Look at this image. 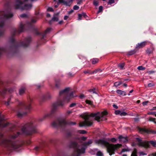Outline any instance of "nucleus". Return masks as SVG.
Listing matches in <instances>:
<instances>
[{"label": "nucleus", "instance_id": "3", "mask_svg": "<svg viewBox=\"0 0 156 156\" xmlns=\"http://www.w3.org/2000/svg\"><path fill=\"white\" fill-rule=\"evenodd\" d=\"M13 16V14L8 8L0 12V28L2 29V30H0V36L3 34V28L6 21Z\"/></svg>", "mask_w": 156, "mask_h": 156}, {"label": "nucleus", "instance_id": "53", "mask_svg": "<svg viewBox=\"0 0 156 156\" xmlns=\"http://www.w3.org/2000/svg\"><path fill=\"white\" fill-rule=\"evenodd\" d=\"M76 105V104L75 103H72L69 106L70 107L72 108L75 106Z\"/></svg>", "mask_w": 156, "mask_h": 156}, {"label": "nucleus", "instance_id": "48", "mask_svg": "<svg viewBox=\"0 0 156 156\" xmlns=\"http://www.w3.org/2000/svg\"><path fill=\"white\" fill-rule=\"evenodd\" d=\"M47 11H50V12H53L54 10L53 9L50 7H48L47 9Z\"/></svg>", "mask_w": 156, "mask_h": 156}, {"label": "nucleus", "instance_id": "17", "mask_svg": "<svg viewBox=\"0 0 156 156\" xmlns=\"http://www.w3.org/2000/svg\"><path fill=\"white\" fill-rule=\"evenodd\" d=\"M118 138L119 140L123 142V143L126 142L127 141V137H123L122 136H119Z\"/></svg>", "mask_w": 156, "mask_h": 156}, {"label": "nucleus", "instance_id": "61", "mask_svg": "<svg viewBox=\"0 0 156 156\" xmlns=\"http://www.w3.org/2000/svg\"><path fill=\"white\" fill-rule=\"evenodd\" d=\"M64 1L63 0H58V2L59 3H63L64 2Z\"/></svg>", "mask_w": 156, "mask_h": 156}, {"label": "nucleus", "instance_id": "16", "mask_svg": "<svg viewBox=\"0 0 156 156\" xmlns=\"http://www.w3.org/2000/svg\"><path fill=\"white\" fill-rule=\"evenodd\" d=\"M146 41H144L140 43H138L136 45V48H142L146 45Z\"/></svg>", "mask_w": 156, "mask_h": 156}, {"label": "nucleus", "instance_id": "21", "mask_svg": "<svg viewBox=\"0 0 156 156\" xmlns=\"http://www.w3.org/2000/svg\"><path fill=\"white\" fill-rule=\"evenodd\" d=\"M117 94L123 96L126 95V93L124 91H122L121 90H118L116 91Z\"/></svg>", "mask_w": 156, "mask_h": 156}, {"label": "nucleus", "instance_id": "6", "mask_svg": "<svg viewBox=\"0 0 156 156\" xmlns=\"http://www.w3.org/2000/svg\"><path fill=\"white\" fill-rule=\"evenodd\" d=\"M31 41V37H28L25 38L24 41L19 44L12 37L10 39L9 43L11 44V48L15 49L20 46L24 47H27L29 45Z\"/></svg>", "mask_w": 156, "mask_h": 156}, {"label": "nucleus", "instance_id": "7", "mask_svg": "<svg viewBox=\"0 0 156 156\" xmlns=\"http://www.w3.org/2000/svg\"><path fill=\"white\" fill-rule=\"evenodd\" d=\"M70 90V88L67 87L59 92V98L64 103L65 101L68 102L70 98L74 97L73 94V91L71 92L69 94Z\"/></svg>", "mask_w": 156, "mask_h": 156}, {"label": "nucleus", "instance_id": "20", "mask_svg": "<svg viewBox=\"0 0 156 156\" xmlns=\"http://www.w3.org/2000/svg\"><path fill=\"white\" fill-rule=\"evenodd\" d=\"M25 90H26V88L25 87H23L21 88L19 90V94L20 95H22L24 93Z\"/></svg>", "mask_w": 156, "mask_h": 156}, {"label": "nucleus", "instance_id": "58", "mask_svg": "<svg viewBox=\"0 0 156 156\" xmlns=\"http://www.w3.org/2000/svg\"><path fill=\"white\" fill-rule=\"evenodd\" d=\"M149 114L154 115L156 116V112H151L149 113Z\"/></svg>", "mask_w": 156, "mask_h": 156}, {"label": "nucleus", "instance_id": "54", "mask_svg": "<svg viewBox=\"0 0 156 156\" xmlns=\"http://www.w3.org/2000/svg\"><path fill=\"white\" fill-rule=\"evenodd\" d=\"M149 120L151 121L154 122L155 120V119L153 118L150 117L149 119Z\"/></svg>", "mask_w": 156, "mask_h": 156}, {"label": "nucleus", "instance_id": "45", "mask_svg": "<svg viewBox=\"0 0 156 156\" xmlns=\"http://www.w3.org/2000/svg\"><path fill=\"white\" fill-rule=\"evenodd\" d=\"M127 115V113L125 112H121L120 113V115L122 116H125Z\"/></svg>", "mask_w": 156, "mask_h": 156}, {"label": "nucleus", "instance_id": "35", "mask_svg": "<svg viewBox=\"0 0 156 156\" xmlns=\"http://www.w3.org/2000/svg\"><path fill=\"white\" fill-rule=\"evenodd\" d=\"M5 119L4 116H2L1 114H0V122H1Z\"/></svg>", "mask_w": 156, "mask_h": 156}, {"label": "nucleus", "instance_id": "64", "mask_svg": "<svg viewBox=\"0 0 156 156\" xmlns=\"http://www.w3.org/2000/svg\"><path fill=\"white\" fill-rule=\"evenodd\" d=\"M73 12V10L72 9L70 11H69V12L68 13L69 14H70L72 13V12Z\"/></svg>", "mask_w": 156, "mask_h": 156}, {"label": "nucleus", "instance_id": "50", "mask_svg": "<svg viewBox=\"0 0 156 156\" xmlns=\"http://www.w3.org/2000/svg\"><path fill=\"white\" fill-rule=\"evenodd\" d=\"M155 72V71L152 70V71H148L147 72V73H148L149 74H151L152 73H154Z\"/></svg>", "mask_w": 156, "mask_h": 156}, {"label": "nucleus", "instance_id": "40", "mask_svg": "<svg viewBox=\"0 0 156 156\" xmlns=\"http://www.w3.org/2000/svg\"><path fill=\"white\" fill-rule=\"evenodd\" d=\"M83 73L85 74L89 73L90 74H91L90 73H91V71H90V70H85L83 71Z\"/></svg>", "mask_w": 156, "mask_h": 156}, {"label": "nucleus", "instance_id": "44", "mask_svg": "<svg viewBox=\"0 0 156 156\" xmlns=\"http://www.w3.org/2000/svg\"><path fill=\"white\" fill-rule=\"evenodd\" d=\"M152 52V50H151L150 49H147L146 50V52L147 53L150 54Z\"/></svg>", "mask_w": 156, "mask_h": 156}, {"label": "nucleus", "instance_id": "56", "mask_svg": "<svg viewBox=\"0 0 156 156\" xmlns=\"http://www.w3.org/2000/svg\"><path fill=\"white\" fill-rule=\"evenodd\" d=\"M87 138V137L83 136L81 137V139L83 141H85L86 140Z\"/></svg>", "mask_w": 156, "mask_h": 156}, {"label": "nucleus", "instance_id": "27", "mask_svg": "<svg viewBox=\"0 0 156 156\" xmlns=\"http://www.w3.org/2000/svg\"><path fill=\"white\" fill-rule=\"evenodd\" d=\"M78 133L81 134H84L87 133L86 131L84 130H79L78 131Z\"/></svg>", "mask_w": 156, "mask_h": 156}, {"label": "nucleus", "instance_id": "15", "mask_svg": "<svg viewBox=\"0 0 156 156\" xmlns=\"http://www.w3.org/2000/svg\"><path fill=\"white\" fill-rule=\"evenodd\" d=\"M51 28H48L47 29H46V30H45L44 32L42 34V38L41 39V40L43 41L44 37H45V35L48 33H49L51 31Z\"/></svg>", "mask_w": 156, "mask_h": 156}, {"label": "nucleus", "instance_id": "59", "mask_svg": "<svg viewBox=\"0 0 156 156\" xmlns=\"http://www.w3.org/2000/svg\"><path fill=\"white\" fill-rule=\"evenodd\" d=\"M81 14L82 16L85 17H86V16H87L86 14L85 13H83Z\"/></svg>", "mask_w": 156, "mask_h": 156}, {"label": "nucleus", "instance_id": "1", "mask_svg": "<svg viewBox=\"0 0 156 156\" xmlns=\"http://www.w3.org/2000/svg\"><path fill=\"white\" fill-rule=\"evenodd\" d=\"M21 133L17 132L10 136L8 138L5 139L4 135L0 133V143L9 151L16 150L20 147V141L16 138L20 136Z\"/></svg>", "mask_w": 156, "mask_h": 156}, {"label": "nucleus", "instance_id": "23", "mask_svg": "<svg viewBox=\"0 0 156 156\" xmlns=\"http://www.w3.org/2000/svg\"><path fill=\"white\" fill-rule=\"evenodd\" d=\"M60 81L59 80H55V87L58 88L60 84Z\"/></svg>", "mask_w": 156, "mask_h": 156}, {"label": "nucleus", "instance_id": "28", "mask_svg": "<svg viewBox=\"0 0 156 156\" xmlns=\"http://www.w3.org/2000/svg\"><path fill=\"white\" fill-rule=\"evenodd\" d=\"M135 52L136 51L135 50H131L129 52L128 55H132L135 54Z\"/></svg>", "mask_w": 156, "mask_h": 156}, {"label": "nucleus", "instance_id": "42", "mask_svg": "<svg viewBox=\"0 0 156 156\" xmlns=\"http://www.w3.org/2000/svg\"><path fill=\"white\" fill-rule=\"evenodd\" d=\"M11 98H10V100H9L8 101H6L5 102V105L7 106H8L9 104V103H10V101H11Z\"/></svg>", "mask_w": 156, "mask_h": 156}, {"label": "nucleus", "instance_id": "34", "mask_svg": "<svg viewBox=\"0 0 156 156\" xmlns=\"http://www.w3.org/2000/svg\"><path fill=\"white\" fill-rule=\"evenodd\" d=\"M97 156H102L103 155V153L100 151H98L96 154Z\"/></svg>", "mask_w": 156, "mask_h": 156}, {"label": "nucleus", "instance_id": "62", "mask_svg": "<svg viewBox=\"0 0 156 156\" xmlns=\"http://www.w3.org/2000/svg\"><path fill=\"white\" fill-rule=\"evenodd\" d=\"M68 18L69 16H65L64 17V19L65 20H66L68 19Z\"/></svg>", "mask_w": 156, "mask_h": 156}, {"label": "nucleus", "instance_id": "38", "mask_svg": "<svg viewBox=\"0 0 156 156\" xmlns=\"http://www.w3.org/2000/svg\"><path fill=\"white\" fill-rule=\"evenodd\" d=\"M98 2L97 1L94 0L93 2V4L96 6L98 5Z\"/></svg>", "mask_w": 156, "mask_h": 156}, {"label": "nucleus", "instance_id": "60", "mask_svg": "<svg viewBox=\"0 0 156 156\" xmlns=\"http://www.w3.org/2000/svg\"><path fill=\"white\" fill-rule=\"evenodd\" d=\"M113 108H116L117 109L118 108V107L115 105L114 104L113 105Z\"/></svg>", "mask_w": 156, "mask_h": 156}, {"label": "nucleus", "instance_id": "29", "mask_svg": "<svg viewBox=\"0 0 156 156\" xmlns=\"http://www.w3.org/2000/svg\"><path fill=\"white\" fill-rule=\"evenodd\" d=\"M85 102L87 104L90 105H92L93 104V102L88 100H87L85 101Z\"/></svg>", "mask_w": 156, "mask_h": 156}, {"label": "nucleus", "instance_id": "63", "mask_svg": "<svg viewBox=\"0 0 156 156\" xmlns=\"http://www.w3.org/2000/svg\"><path fill=\"white\" fill-rule=\"evenodd\" d=\"M84 97V96L83 94H81L80 96V98L82 99Z\"/></svg>", "mask_w": 156, "mask_h": 156}, {"label": "nucleus", "instance_id": "9", "mask_svg": "<svg viewBox=\"0 0 156 156\" xmlns=\"http://www.w3.org/2000/svg\"><path fill=\"white\" fill-rule=\"evenodd\" d=\"M64 104L63 102L59 98L56 102L53 104L51 112L49 113L45 114L43 117L39 119V121H42L45 119L51 117L56 111L57 106H62Z\"/></svg>", "mask_w": 156, "mask_h": 156}, {"label": "nucleus", "instance_id": "46", "mask_svg": "<svg viewBox=\"0 0 156 156\" xmlns=\"http://www.w3.org/2000/svg\"><path fill=\"white\" fill-rule=\"evenodd\" d=\"M121 111L119 110H116L115 111V113L116 115H120V114Z\"/></svg>", "mask_w": 156, "mask_h": 156}, {"label": "nucleus", "instance_id": "52", "mask_svg": "<svg viewBox=\"0 0 156 156\" xmlns=\"http://www.w3.org/2000/svg\"><path fill=\"white\" fill-rule=\"evenodd\" d=\"M148 102V101H146L143 102L142 103V105L144 106L147 105Z\"/></svg>", "mask_w": 156, "mask_h": 156}, {"label": "nucleus", "instance_id": "30", "mask_svg": "<svg viewBox=\"0 0 156 156\" xmlns=\"http://www.w3.org/2000/svg\"><path fill=\"white\" fill-rule=\"evenodd\" d=\"M28 16V15L27 14L23 13L20 15V17L21 18H27Z\"/></svg>", "mask_w": 156, "mask_h": 156}, {"label": "nucleus", "instance_id": "11", "mask_svg": "<svg viewBox=\"0 0 156 156\" xmlns=\"http://www.w3.org/2000/svg\"><path fill=\"white\" fill-rule=\"evenodd\" d=\"M23 3L21 0H16V4L14 5L15 9H19L21 10H28L30 9L32 6L31 4H25L23 6Z\"/></svg>", "mask_w": 156, "mask_h": 156}, {"label": "nucleus", "instance_id": "41", "mask_svg": "<svg viewBox=\"0 0 156 156\" xmlns=\"http://www.w3.org/2000/svg\"><path fill=\"white\" fill-rule=\"evenodd\" d=\"M89 91L90 92H93V93H96L95 89H90L89 90Z\"/></svg>", "mask_w": 156, "mask_h": 156}, {"label": "nucleus", "instance_id": "19", "mask_svg": "<svg viewBox=\"0 0 156 156\" xmlns=\"http://www.w3.org/2000/svg\"><path fill=\"white\" fill-rule=\"evenodd\" d=\"M51 98V96L50 94L48 93L43 96L42 99L43 100H44L46 99H50Z\"/></svg>", "mask_w": 156, "mask_h": 156}, {"label": "nucleus", "instance_id": "47", "mask_svg": "<svg viewBox=\"0 0 156 156\" xmlns=\"http://www.w3.org/2000/svg\"><path fill=\"white\" fill-rule=\"evenodd\" d=\"M73 8L75 10H77L79 9V7L77 5H75L74 6Z\"/></svg>", "mask_w": 156, "mask_h": 156}, {"label": "nucleus", "instance_id": "4", "mask_svg": "<svg viewBox=\"0 0 156 156\" xmlns=\"http://www.w3.org/2000/svg\"><path fill=\"white\" fill-rule=\"evenodd\" d=\"M28 100L30 103L32 101V100L30 98H29ZM19 106L17 108V109L16 110L17 112V115L18 117H21L26 115L30 112L31 109L30 103L20 102L19 103Z\"/></svg>", "mask_w": 156, "mask_h": 156}, {"label": "nucleus", "instance_id": "13", "mask_svg": "<svg viewBox=\"0 0 156 156\" xmlns=\"http://www.w3.org/2000/svg\"><path fill=\"white\" fill-rule=\"evenodd\" d=\"M25 27V25H24L22 23H21L18 30L15 29H13V30L14 33L13 34V35L14 36L15 34H16L17 32L19 33L23 32L24 30Z\"/></svg>", "mask_w": 156, "mask_h": 156}, {"label": "nucleus", "instance_id": "51", "mask_svg": "<svg viewBox=\"0 0 156 156\" xmlns=\"http://www.w3.org/2000/svg\"><path fill=\"white\" fill-rule=\"evenodd\" d=\"M9 123L8 122H7L6 123H4L3 124L2 126L3 127H6L8 126H9Z\"/></svg>", "mask_w": 156, "mask_h": 156}, {"label": "nucleus", "instance_id": "36", "mask_svg": "<svg viewBox=\"0 0 156 156\" xmlns=\"http://www.w3.org/2000/svg\"><path fill=\"white\" fill-rule=\"evenodd\" d=\"M103 7L102 6H100L99 7V10L98 12V13H99L102 11Z\"/></svg>", "mask_w": 156, "mask_h": 156}, {"label": "nucleus", "instance_id": "33", "mask_svg": "<svg viewBox=\"0 0 156 156\" xmlns=\"http://www.w3.org/2000/svg\"><path fill=\"white\" fill-rule=\"evenodd\" d=\"M145 68L144 67H143L142 66H139L137 67V69L140 70H144L145 69Z\"/></svg>", "mask_w": 156, "mask_h": 156}, {"label": "nucleus", "instance_id": "43", "mask_svg": "<svg viewBox=\"0 0 156 156\" xmlns=\"http://www.w3.org/2000/svg\"><path fill=\"white\" fill-rule=\"evenodd\" d=\"M131 156H137L136 152V151H133L132 153Z\"/></svg>", "mask_w": 156, "mask_h": 156}, {"label": "nucleus", "instance_id": "37", "mask_svg": "<svg viewBox=\"0 0 156 156\" xmlns=\"http://www.w3.org/2000/svg\"><path fill=\"white\" fill-rule=\"evenodd\" d=\"M41 147H36L34 148V150L37 151L41 150Z\"/></svg>", "mask_w": 156, "mask_h": 156}, {"label": "nucleus", "instance_id": "5", "mask_svg": "<svg viewBox=\"0 0 156 156\" xmlns=\"http://www.w3.org/2000/svg\"><path fill=\"white\" fill-rule=\"evenodd\" d=\"M21 130L23 134L26 135H31L36 133V124L33 122H28L23 126Z\"/></svg>", "mask_w": 156, "mask_h": 156}, {"label": "nucleus", "instance_id": "39", "mask_svg": "<svg viewBox=\"0 0 156 156\" xmlns=\"http://www.w3.org/2000/svg\"><path fill=\"white\" fill-rule=\"evenodd\" d=\"M109 140L110 141H112V142H115L117 140L116 138H111Z\"/></svg>", "mask_w": 156, "mask_h": 156}, {"label": "nucleus", "instance_id": "26", "mask_svg": "<svg viewBox=\"0 0 156 156\" xmlns=\"http://www.w3.org/2000/svg\"><path fill=\"white\" fill-rule=\"evenodd\" d=\"M58 20V18L57 16H54L52 18L51 20L50 21V23L51 22V21H57Z\"/></svg>", "mask_w": 156, "mask_h": 156}, {"label": "nucleus", "instance_id": "22", "mask_svg": "<svg viewBox=\"0 0 156 156\" xmlns=\"http://www.w3.org/2000/svg\"><path fill=\"white\" fill-rule=\"evenodd\" d=\"M99 59L97 58H94L92 59V63L93 64H96L98 62Z\"/></svg>", "mask_w": 156, "mask_h": 156}, {"label": "nucleus", "instance_id": "49", "mask_svg": "<svg viewBox=\"0 0 156 156\" xmlns=\"http://www.w3.org/2000/svg\"><path fill=\"white\" fill-rule=\"evenodd\" d=\"M115 0H109L108 3L109 4H113L114 3Z\"/></svg>", "mask_w": 156, "mask_h": 156}, {"label": "nucleus", "instance_id": "31", "mask_svg": "<svg viewBox=\"0 0 156 156\" xmlns=\"http://www.w3.org/2000/svg\"><path fill=\"white\" fill-rule=\"evenodd\" d=\"M121 83V82L120 81L115 82L114 83V86L116 87H117L119 86Z\"/></svg>", "mask_w": 156, "mask_h": 156}, {"label": "nucleus", "instance_id": "25", "mask_svg": "<svg viewBox=\"0 0 156 156\" xmlns=\"http://www.w3.org/2000/svg\"><path fill=\"white\" fill-rule=\"evenodd\" d=\"M38 19L37 16H36V19H32L31 21V23H28V24L29 25H30V23H35L36 21L37 20L36 19Z\"/></svg>", "mask_w": 156, "mask_h": 156}, {"label": "nucleus", "instance_id": "57", "mask_svg": "<svg viewBox=\"0 0 156 156\" xmlns=\"http://www.w3.org/2000/svg\"><path fill=\"white\" fill-rule=\"evenodd\" d=\"M154 84L153 83H149L148 85V87H151L154 86Z\"/></svg>", "mask_w": 156, "mask_h": 156}, {"label": "nucleus", "instance_id": "14", "mask_svg": "<svg viewBox=\"0 0 156 156\" xmlns=\"http://www.w3.org/2000/svg\"><path fill=\"white\" fill-rule=\"evenodd\" d=\"M139 131L142 133L150 134L151 133H154V131L149 130L145 128H140L139 129Z\"/></svg>", "mask_w": 156, "mask_h": 156}, {"label": "nucleus", "instance_id": "32", "mask_svg": "<svg viewBox=\"0 0 156 156\" xmlns=\"http://www.w3.org/2000/svg\"><path fill=\"white\" fill-rule=\"evenodd\" d=\"M118 66L120 67L121 69H123L124 66V63H122L118 64Z\"/></svg>", "mask_w": 156, "mask_h": 156}, {"label": "nucleus", "instance_id": "8", "mask_svg": "<svg viewBox=\"0 0 156 156\" xmlns=\"http://www.w3.org/2000/svg\"><path fill=\"white\" fill-rule=\"evenodd\" d=\"M96 142L98 144L108 147L107 151L110 155L114 154L115 151L118 147L117 144H110L107 141L103 139L96 140Z\"/></svg>", "mask_w": 156, "mask_h": 156}, {"label": "nucleus", "instance_id": "2", "mask_svg": "<svg viewBox=\"0 0 156 156\" xmlns=\"http://www.w3.org/2000/svg\"><path fill=\"white\" fill-rule=\"evenodd\" d=\"M107 114V112L104 111L101 113L98 112L95 113H91L89 115H86L84 117V121L80 123L79 126L82 127L84 126H91L92 124V119L91 117H94L96 120L99 122L105 119L104 116Z\"/></svg>", "mask_w": 156, "mask_h": 156}, {"label": "nucleus", "instance_id": "55", "mask_svg": "<svg viewBox=\"0 0 156 156\" xmlns=\"http://www.w3.org/2000/svg\"><path fill=\"white\" fill-rule=\"evenodd\" d=\"M82 14H78V20H81V17H82Z\"/></svg>", "mask_w": 156, "mask_h": 156}, {"label": "nucleus", "instance_id": "18", "mask_svg": "<svg viewBox=\"0 0 156 156\" xmlns=\"http://www.w3.org/2000/svg\"><path fill=\"white\" fill-rule=\"evenodd\" d=\"M72 0H67L64 1L63 4L67 6H70L73 2Z\"/></svg>", "mask_w": 156, "mask_h": 156}, {"label": "nucleus", "instance_id": "24", "mask_svg": "<svg viewBox=\"0 0 156 156\" xmlns=\"http://www.w3.org/2000/svg\"><path fill=\"white\" fill-rule=\"evenodd\" d=\"M101 69H96L95 70H94V71L91 72V73H90L92 74L96 73H98V72H101Z\"/></svg>", "mask_w": 156, "mask_h": 156}, {"label": "nucleus", "instance_id": "12", "mask_svg": "<svg viewBox=\"0 0 156 156\" xmlns=\"http://www.w3.org/2000/svg\"><path fill=\"white\" fill-rule=\"evenodd\" d=\"M137 141L138 142L139 145L141 147H150V144H151L153 146L156 147V141L151 140L149 142L146 141H142L140 138H137Z\"/></svg>", "mask_w": 156, "mask_h": 156}, {"label": "nucleus", "instance_id": "10", "mask_svg": "<svg viewBox=\"0 0 156 156\" xmlns=\"http://www.w3.org/2000/svg\"><path fill=\"white\" fill-rule=\"evenodd\" d=\"M76 123L74 122H68L63 118L58 119L57 121L53 122L52 123V126L54 127L59 126L62 128L66 127L68 125H75Z\"/></svg>", "mask_w": 156, "mask_h": 156}]
</instances>
